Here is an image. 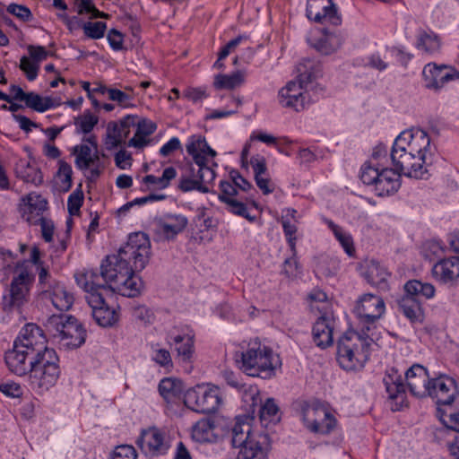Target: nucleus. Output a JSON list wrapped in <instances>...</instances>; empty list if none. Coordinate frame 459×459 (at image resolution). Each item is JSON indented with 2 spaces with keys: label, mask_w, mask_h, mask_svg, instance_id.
Returning <instances> with one entry per match:
<instances>
[{
  "label": "nucleus",
  "mask_w": 459,
  "mask_h": 459,
  "mask_svg": "<svg viewBox=\"0 0 459 459\" xmlns=\"http://www.w3.org/2000/svg\"><path fill=\"white\" fill-rule=\"evenodd\" d=\"M134 269L129 261H126L118 252L109 255L102 260L100 272L97 270H86L83 273L75 274V281L78 286H92L97 290L112 291L117 283L124 281V278Z\"/></svg>",
  "instance_id": "obj_1"
},
{
  "label": "nucleus",
  "mask_w": 459,
  "mask_h": 459,
  "mask_svg": "<svg viewBox=\"0 0 459 459\" xmlns=\"http://www.w3.org/2000/svg\"><path fill=\"white\" fill-rule=\"evenodd\" d=\"M374 342V333L360 330H349L337 341L336 360L346 371L362 368L369 359V348Z\"/></svg>",
  "instance_id": "obj_2"
},
{
  "label": "nucleus",
  "mask_w": 459,
  "mask_h": 459,
  "mask_svg": "<svg viewBox=\"0 0 459 459\" xmlns=\"http://www.w3.org/2000/svg\"><path fill=\"white\" fill-rule=\"evenodd\" d=\"M246 416L237 417L232 428L231 444L238 447L236 459H267L271 439L264 432H253Z\"/></svg>",
  "instance_id": "obj_3"
},
{
  "label": "nucleus",
  "mask_w": 459,
  "mask_h": 459,
  "mask_svg": "<svg viewBox=\"0 0 459 459\" xmlns=\"http://www.w3.org/2000/svg\"><path fill=\"white\" fill-rule=\"evenodd\" d=\"M235 360L247 375L264 379L274 376L276 367L280 364L273 350L258 341L249 342L245 350L236 352Z\"/></svg>",
  "instance_id": "obj_4"
},
{
  "label": "nucleus",
  "mask_w": 459,
  "mask_h": 459,
  "mask_svg": "<svg viewBox=\"0 0 459 459\" xmlns=\"http://www.w3.org/2000/svg\"><path fill=\"white\" fill-rule=\"evenodd\" d=\"M35 275L28 262L22 261L16 264L14 275L5 289L1 300V308L4 313L16 312L22 314L23 307L30 300V292Z\"/></svg>",
  "instance_id": "obj_5"
},
{
  "label": "nucleus",
  "mask_w": 459,
  "mask_h": 459,
  "mask_svg": "<svg viewBox=\"0 0 459 459\" xmlns=\"http://www.w3.org/2000/svg\"><path fill=\"white\" fill-rule=\"evenodd\" d=\"M298 72L299 82H289L278 94L279 102L282 107L292 108L297 112L303 110L308 103L307 92L303 89L307 88L308 83L318 76L321 70L319 65H315L312 60L306 59L299 65Z\"/></svg>",
  "instance_id": "obj_6"
},
{
  "label": "nucleus",
  "mask_w": 459,
  "mask_h": 459,
  "mask_svg": "<svg viewBox=\"0 0 459 459\" xmlns=\"http://www.w3.org/2000/svg\"><path fill=\"white\" fill-rule=\"evenodd\" d=\"M45 327L53 342L65 349H76L85 342L86 331L73 316L52 315L48 318Z\"/></svg>",
  "instance_id": "obj_7"
},
{
  "label": "nucleus",
  "mask_w": 459,
  "mask_h": 459,
  "mask_svg": "<svg viewBox=\"0 0 459 459\" xmlns=\"http://www.w3.org/2000/svg\"><path fill=\"white\" fill-rule=\"evenodd\" d=\"M404 291V295L397 301L400 311L411 322H421L424 315L420 298H433L434 286L418 280H411L405 283Z\"/></svg>",
  "instance_id": "obj_8"
},
{
  "label": "nucleus",
  "mask_w": 459,
  "mask_h": 459,
  "mask_svg": "<svg viewBox=\"0 0 459 459\" xmlns=\"http://www.w3.org/2000/svg\"><path fill=\"white\" fill-rule=\"evenodd\" d=\"M184 403L192 411L199 413H214L222 403L221 392L218 386L213 385H196L186 392Z\"/></svg>",
  "instance_id": "obj_9"
},
{
  "label": "nucleus",
  "mask_w": 459,
  "mask_h": 459,
  "mask_svg": "<svg viewBox=\"0 0 459 459\" xmlns=\"http://www.w3.org/2000/svg\"><path fill=\"white\" fill-rule=\"evenodd\" d=\"M384 299L377 295L367 293L359 297L354 307L359 330L366 333H374L377 323L384 315Z\"/></svg>",
  "instance_id": "obj_10"
},
{
  "label": "nucleus",
  "mask_w": 459,
  "mask_h": 459,
  "mask_svg": "<svg viewBox=\"0 0 459 459\" xmlns=\"http://www.w3.org/2000/svg\"><path fill=\"white\" fill-rule=\"evenodd\" d=\"M394 169L400 174L413 178H423L424 175L429 172L428 166L425 161V156H418L411 152L407 151L405 147L394 142L390 153Z\"/></svg>",
  "instance_id": "obj_11"
},
{
  "label": "nucleus",
  "mask_w": 459,
  "mask_h": 459,
  "mask_svg": "<svg viewBox=\"0 0 459 459\" xmlns=\"http://www.w3.org/2000/svg\"><path fill=\"white\" fill-rule=\"evenodd\" d=\"M86 293L85 299L91 308V315L95 322L102 327H112L119 320V314L115 307H111L105 300L104 294L109 292L106 290H97L92 286H80Z\"/></svg>",
  "instance_id": "obj_12"
},
{
  "label": "nucleus",
  "mask_w": 459,
  "mask_h": 459,
  "mask_svg": "<svg viewBox=\"0 0 459 459\" xmlns=\"http://www.w3.org/2000/svg\"><path fill=\"white\" fill-rule=\"evenodd\" d=\"M118 253L136 270H143L151 257V241L147 234L134 232L129 235Z\"/></svg>",
  "instance_id": "obj_13"
},
{
  "label": "nucleus",
  "mask_w": 459,
  "mask_h": 459,
  "mask_svg": "<svg viewBox=\"0 0 459 459\" xmlns=\"http://www.w3.org/2000/svg\"><path fill=\"white\" fill-rule=\"evenodd\" d=\"M305 427L313 433L328 435L335 428L337 420L320 402H314L302 408Z\"/></svg>",
  "instance_id": "obj_14"
},
{
  "label": "nucleus",
  "mask_w": 459,
  "mask_h": 459,
  "mask_svg": "<svg viewBox=\"0 0 459 459\" xmlns=\"http://www.w3.org/2000/svg\"><path fill=\"white\" fill-rule=\"evenodd\" d=\"M396 146L403 145L407 151L418 156H425V161L431 163V146L429 134L420 128H412L402 132L394 140Z\"/></svg>",
  "instance_id": "obj_15"
},
{
  "label": "nucleus",
  "mask_w": 459,
  "mask_h": 459,
  "mask_svg": "<svg viewBox=\"0 0 459 459\" xmlns=\"http://www.w3.org/2000/svg\"><path fill=\"white\" fill-rule=\"evenodd\" d=\"M422 77L426 88L438 91L446 83L459 79V72L449 65L429 63L422 70Z\"/></svg>",
  "instance_id": "obj_16"
},
{
  "label": "nucleus",
  "mask_w": 459,
  "mask_h": 459,
  "mask_svg": "<svg viewBox=\"0 0 459 459\" xmlns=\"http://www.w3.org/2000/svg\"><path fill=\"white\" fill-rule=\"evenodd\" d=\"M458 394V387L454 378L440 375L431 378L428 396L431 397L438 405H450Z\"/></svg>",
  "instance_id": "obj_17"
},
{
  "label": "nucleus",
  "mask_w": 459,
  "mask_h": 459,
  "mask_svg": "<svg viewBox=\"0 0 459 459\" xmlns=\"http://www.w3.org/2000/svg\"><path fill=\"white\" fill-rule=\"evenodd\" d=\"M306 14L309 20L317 23L328 22L334 26L342 23L333 0H307Z\"/></svg>",
  "instance_id": "obj_18"
},
{
  "label": "nucleus",
  "mask_w": 459,
  "mask_h": 459,
  "mask_svg": "<svg viewBox=\"0 0 459 459\" xmlns=\"http://www.w3.org/2000/svg\"><path fill=\"white\" fill-rule=\"evenodd\" d=\"M383 383L388 398L392 402V411H400L406 404V392L402 375L397 369L392 368L386 370Z\"/></svg>",
  "instance_id": "obj_19"
},
{
  "label": "nucleus",
  "mask_w": 459,
  "mask_h": 459,
  "mask_svg": "<svg viewBox=\"0 0 459 459\" xmlns=\"http://www.w3.org/2000/svg\"><path fill=\"white\" fill-rule=\"evenodd\" d=\"M136 444L144 454L152 456L165 454L169 448L164 433L156 427L142 430Z\"/></svg>",
  "instance_id": "obj_20"
},
{
  "label": "nucleus",
  "mask_w": 459,
  "mask_h": 459,
  "mask_svg": "<svg viewBox=\"0 0 459 459\" xmlns=\"http://www.w3.org/2000/svg\"><path fill=\"white\" fill-rule=\"evenodd\" d=\"M155 224L157 234L160 235L165 240H173L186 230L188 219L183 214L166 213L157 219Z\"/></svg>",
  "instance_id": "obj_21"
},
{
  "label": "nucleus",
  "mask_w": 459,
  "mask_h": 459,
  "mask_svg": "<svg viewBox=\"0 0 459 459\" xmlns=\"http://www.w3.org/2000/svg\"><path fill=\"white\" fill-rule=\"evenodd\" d=\"M13 342L25 349V351L35 353L38 350L47 346V337L40 327L29 323L22 328Z\"/></svg>",
  "instance_id": "obj_22"
},
{
  "label": "nucleus",
  "mask_w": 459,
  "mask_h": 459,
  "mask_svg": "<svg viewBox=\"0 0 459 459\" xmlns=\"http://www.w3.org/2000/svg\"><path fill=\"white\" fill-rule=\"evenodd\" d=\"M32 355V353L13 342V348L4 353V362L13 374L23 377L30 373Z\"/></svg>",
  "instance_id": "obj_23"
},
{
  "label": "nucleus",
  "mask_w": 459,
  "mask_h": 459,
  "mask_svg": "<svg viewBox=\"0 0 459 459\" xmlns=\"http://www.w3.org/2000/svg\"><path fill=\"white\" fill-rule=\"evenodd\" d=\"M405 380L411 394L419 398L428 397L431 378L426 368L414 364L405 372Z\"/></svg>",
  "instance_id": "obj_24"
},
{
  "label": "nucleus",
  "mask_w": 459,
  "mask_h": 459,
  "mask_svg": "<svg viewBox=\"0 0 459 459\" xmlns=\"http://www.w3.org/2000/svg\"><path fill=\"white\" fill-rule=\"evenodd\" d=\"M186 150L192 156L197 169L209 166L207 156L214 158L217 155L207 143L205 137L200 134H193L188 138Z\"/></svg>",
  "instance_id": "obj_25"
},
{
  "label": "nucleus",
  "mask_w": 459,
  "mask_h": 459,
  "mask_svg": "<svg viewBox=\"0 0 459 459\" xmlns=\"http://www.w3.org/2000/svg\"><path fill=\"white\" fill-rule=\"evenodd\" d=\"M334 319L332 316L324 314L314 323L312 337L315 344L324 350L333 343Z\"/></svg>",
  "instance_id": "obj_26"
},
{
  "label": "nucleus",
  "mask_w": 459,
  "mask_h": 459,
  "mask_svg": "<svg viewBox=\"0 0 459 459\" xmlns=\"http://www.w3.org/2000/svg\"><path fill=\"white\" fill-rule=\"evenodd\" d=\"M60 376V368L51 366L47 368H34L30 373V382L32 389L39 392L47 391L53 386Z\"/></svg>",
  "instance_id": "obj_27"
},
{
  "label": "nucleus",
  "mask_w": 459,
  "mask_h": 459,
  "mask_svg": "<svg viewBox=\"0 0 459 459\" xmlns=\"http://www.w3.org/2000/svg\"><path fill=\"white\" fill-rule=\"evenodd\" d=\"M43 295L59 311L69 310L74 300V295L60 282L49 283L48 289L43 290Z\"/></svg>",
  "instance_id": "obj_28"
},
{
  "label": "nucleus",
  "mask_w": 459,
  "mask_h": 459,
  "mask_svg": "<svg viewBox=\"0 0 459 459\" xmlns=\"http://www.w3.org/2000/svg\"><path fill=\"white\" fill-rule=\"evenodd\" d=\"M401 175L394 169H381L378 179L374 186L375 192L379 196L392 195L401 186Z\"/></svg>",
  "instance_id": "obj_29"
},
{
  "label": "nucleus",
  "mask_w": 459,
  "mask_h": 459,
  "mask_svg": "<svg viewBox=\"0 0 459 459\" xmlns=\"http://www.w3.org/2000/svg\"><path fill=\"white\" fill-rule=\"evenodd\" d=\"M441 39L431 30H420L416 36L415 48L423 55L433 56L440 53Z\"/></svg>",
  "instance_id": "obj_30"
},
{
  "label": "nucleus",
  "mask_w": 459,
  "mask_h": 459,
  "mask_svg": "<svg viewBox=\"0 0 459 459\" xmlns=\"http://www.w3.org/2000/svg\"><path fill=\"white\" fill-rule=\"evenodd\" d=\"M433 275L446 283L459 277V256H452L438 261L432 268Z\"/></svg>",
  "instance_id": "obj_31"
},
{
  "label": "nucleus",
  "mask_w": 459,
  "mask_h": 459,
  "mask_svg": "<svg viewBox=\"0 0 459 459\" xmlns=\"http://www.w3.org/2000/svg\"><path fill=\"white\" fill-rule=\"evenodd\" d=\"M167 343L175 345L178 357L182 361H190L194 354V337L189 334H177L171 333H168L166 338Z\"/></svg>",
  "instance_id": "obj_32"
},
{
  "label": "nucleus",
  "mask_w": 459,
  "mask_h": 459,
  "mask_svg": "<svg viewBox=\"0 0 459 459\" xmlns=\"http://www.w3.org/2000/svg\"><path fill=\"white\" fill-rule=\"evenodd\" d=\"M138 271L139 270L133 269L131 273H128L124 278V281L118 282L117 286L115 287L112 291H117L122 296L128 298L138 296L143 287L142 279L134 273Z\"/></svg>",
  "instance_id": "obj_33"
},
{
  "label": "nucleus",
  "mask_w": 459,
  "mask_h": 459,
  "mask_svg": "<svg viewBox=\"0 0 459 459\" xmlns=\"http://www.w3.org/2000/svg\"><path fill=\"white\" fill-rule=\"evenodd\" d=\"M445 427L437 429L435 432V437L437 441L439 443L444 441L445 446L447 440L459 444V437L455 434V432H459V411L451 413L448 420L445 421Z\"/></svg>",
  "instance_id": "obj_34"
},
{
  "label": "nucleus",
  "mask_w": 459,
  "mask_h": 459,
  "mask_svg": "<svg viewBox=\"0 0 459 459\" xmlns=\"http://www.w3.org/2000/svg\"><path fill=\"white\" fill-rule=\"evenodd\" d=\"M214 429L212 420L207 419L198 420L192 429V438L198 443L215 442L217 435L214 433Z\"/></svg>",
  "instance_id": "obj_35"
},
{
  "label": "nucleus",
  "mask_w": 459,
  "mask_h": 459,
  "mask_svg": "<svg viewBox=\"0 0 459 459\" xmlns=\"http://www.w3.org/2000/svg\"><path fill=\"white\" fill-rule=\"evenodd\" d=\"M30 361V371L34 368H47L51 366H58L59 359L54 349H50L48 346L43 349L38 350L35 353H32Z\"/></svg>",
  "instance_id": "obj_36"
},
{
  "label": "nucleus",
  "mask_w": 459,
  "mask_h": 459,
  "mask_svg": "<svg viewBox=\"0 0 459 459\" xmlns=\"http://www.w3.org/2000/svg\"><path fill=\"white\" fill-rule=\"evenodd\" d=\"M23 201L26 202L22 212V217L25 220L27 216L43 217L42 213L48 209V202L40 195L29 194Z\"/></svg>",
  "instance_id": "obj_37"
},
{
  "label": "nucleus",
  "mask_w": 459,
  "mask_h": 459,
  "mask_svg": "<svg viewBox=\"0 0 459 459\" xmlns=\"http://www.w3.org/2000/svg\"><path fill=\"white\" fill-rule=\"evenodd\" d=\"M343 40L341 34L325 33L322 38L312 43V47L322 55H331L341 48Z\"/></svg>",
  "instance_id": "obj_38"
},
{
  "label": "nucleus",
  "mask_w": 459,
  "mask_h": 459,
  "mask_svg": "<svg viewBox=\"0 0 459 459\" xmlns=\"http://www.w3.org/2000/svg\"><path fill=\"white\" fill-rule=\"evenodd\" d=\"M158 390L160 396L167 403H171L181 395L183 384L177 378L165 377L160 381Z\"/></svg>",
  "instance_id": "obj_39"
},
{
  "label": "nucleus",
  "mask_w": 459,
  "mask_h": 459,
  "mask_svg": "<svg viewBox=\"0 0 459 459\" xmlns=\"http://www.w3.org/2000/svg\"><path fill=\"white\" fill-rule=\"evenodd\" d=\"M364 276L371 285L381 286L386 282L389 273L380 263L372 260L368 264Z\"/></svg>",
  "instance_id": "obj_40"
},
{
  "label": "nucleus",
  "mask_w": 459,
  "mask_h": 459,
  "mask_svg": "<svg viewBox=\"0 0 459 459\" xmlns=\"http://www.w3.org/2000/svg\"><path fill=\"white\" fill-rule=\"evenodd\" d=\"M24 102L27 108L40 113L59 105V103H55L51 97H42L34 91L27 93Z\"/></svg>",
  "instance_id": "obj_41"
},
{
  "label": "nucleus",
  "mask_w": 459,
  "mask_h": 459,
  "mask_svg": "<svg viewBox=\"0 0 459 459\" xmlns=\"http://www.w3.org/2000/svg\"><path fill=\"white\" fill-rule=\"evenodd\" d=\"M134 91L131 86H125L124 91L116 88H112L108 91V99L117 102V105L123 108L135 107L134 103Z\"/></svg>",
  "instance_id": "obj_42"
},
{
  "label": "nucleus",
  "mask_w": 459,
  "mask_h": 459,
  "mask_svg": "<svg viewBox=\"0 0 459 459\" xmlns=\"http://www.w3.org/2000/svg\"><path fill=\"white\" fill-rule=\"evenodd\" d=\"M244 82V74L237 71L231 74H217L214 77L213 86L217 90H233Z\"/></svg>",
  "instance_id": "obj_43"
},
{
  "label": "nucleus",
  "mask_w": 459,
  "mask_h": 459,
  "mask_svg": "<svg viewBox=\"0 0 459 459\" xmlns=\"http://www.w3.org/2000/svg\"><path fill=\"white\" fill-rule=\"evenodd\" d=\"M130 131L122 127V125L116 122H110L107 128V142L108 149L116 148L122 143V142L127 138Z\"/></svg>",
  "instance_id": "obj_44"
},
{
  "label": "nucleus",
  "mask_w": 459,
  "mask_h": 459,
  "mask_svg": "<svg viewBox=\"0 0 459 459\" xmlns=\"http://www.w3.org/2000/svg\"><path fill=\"white\" fill-rule=\"evenodd\" d=\"M177 177V170L173 167H168L163 170L162 176L158 178L154 175H146L143 182L147 186H155L157 189L167 188L170 181Z\"/></svg>",
  "instance_id": "obj_45"
},
{
  "label": "nucleus",
  "mask_w": 459,
  "mask_h": 459,
  "mask_svg": "<svg viewBox=\"0 0 459 459\" xmlns=\"http://www.w3.org/2000/svg\"><path fill=\"white\" fill-rule=\"evenodd\" d=\"M279 406L273 398H267L261 405L259 410V418L263 424L267 425L270 422L280 420Z\"/></svg>",
  "instance_id": "obj_46"
},
{
  "label": "nucleus",
  "mask_w": 459,
  "mask_h": 459,
  "mask_svg": "<svg viewBox=\"0 0 459 459\" xmlns=\"http://www.w3.org/2000/svg\"><path fill=\"white\" fill-rule=\"evenodd\" d=\"M73 154L75 156V166L80 170L89 169L91 166V149L87 144H78L73 148Z\"/></svg>",
  "instance_id": "obj_47"
},
{
  "label": "nucleus",
  "mask_w": 459,
  "mask_h": 459,
  "mask_svg": "<svg viewBox=\"0 0 459 459\" xmlns=\"http://www.w3.org/2000/svg\"><path fill=\"white\" fill-rule=\"evenodd\" d=\"M98 117L94 116L90 110L85 111L82 116L74 118V125L76 126V133L89 134L94 126L98 124Z\"/></svg>",
  "instance_id": "obj_48"
},
{
  "label": "nucleus",
  "mask_w": 459,
  "mask_h": 459,
  "mask_svg": "<svg viewBox=\"0 0 459 459\" xmlns=\"http://www.w3.org/2000/svg\"><path fill=\"white\" fill-rule=\"evenodd\" d=\"M327 224H328V227L333 232L335 238L338 239V241L341 243V245L344 248L345 252L350 256H351L354 253V247H353V242H352L351 237L350 235L346 234L340 226L336 225L332 221H328Z\"/></svg>",
  "instance_id": "obj_49"
},
{
  "label": "nucleus",
  "mask_w": 459,
  "mask_h": 459,
  "mask_svg": "<svg viewBox=\"0 0 459 459\" xmlns=\"http://www.w3.org/2000/svg\"><path fill=\"white\" fill-rule=\"evenodd\" d=\"M77 13L78 14L90 13L91 19L103 18L108 19L109 14L100 11L96 8L92 0H77Z\"/></svg>",
  "instance_id": "obj_50"
},
{
  "label": "nucleus",
  "mask_w": 459,
  "mask_h": 459,
  "mask_svg": "<svg viewBox=\"0 0 459 459\" xmlns=\"http://www.w3.org/2000/svg\"><path fill=\"white\" fill-rule=\"evenodd\" d=\"M178 189L184 193L197 190L201 193H208L209 188L206 186L199 184L198 179L189 178L181 174L179 183L178 186Z\"/></svg>",
  "instance_id": "obj_51"
},
{
  "label": "nucleus",
  "mask_w": 459,
  "mask_h": 459,
  "mask_svg": "<svg viewBox=\"0 0 459 459\" xmlns=\"http://www.w3.org/2000/svg\"><path fill=\"white\" fill-rule=\"evenodd\" d=\"M26 221L30 224H40L42 238L46 242H51L53 239L54 234V224L50 220H48L44 217L32 218L31 216H27Z\"/></svg>",
  "instance_id": "obj_52"
},
{
  "label": "nucleus",
  "mask_w": 459,
  "mask_h": 459,
  "mask_svg": "<svg viewBox=\"0 0 459 459\" xmlns=\"http://www.w3.org/2000/svg\"><path fill=\"white\" fill-rule=\"evenodd\" d=\"M107 24L104 22H87L83 25L84 35L92 39H100L104 37Z\"/></svg>",
  "instance_id": "obj_53"
},
{
  "label": "nucleus",
  "mask_w": 459,
  "mask_h": 459,
  "mask_svg": "<svg viewBox=\"0 0 459 459\" xmlns=\"http://www.w3.org/2000/svg\"><path fill=\"white\" fill-rule=\"evenodd\" d=\"M226 204L228 205V210L230 212L238 216H241L247 219L248 221H255V217L249 214L247 204L245 203L234 198L228 199Z\"/></svg>",
  "instance_id": "obj_54"
},
{
  "label": "nucleus",
  "mask_w": 459,
  "mask_h": 459,
  "mask_svg": "<svg viewBox=\"0 0 459 459\" xmlns=\"http://www.w3.org/2000/svg\"><path fill=\"white\" fill-rule=\"evenodd\" d=\"M381 169L378 167L371 165L370 162H366L361 167L360 179L365 185H372L375 186Z\"/></svg>",
  "instance_id": "obj_55"
},
{
  "label": "nucleus",
  "mask_w": 459,
  "mask_h": 459,
  "mask_svg": "<svg viewBox=\"0 0 459 459\" xmlns=\"http://www.w3.org/2000/svg\"><path fill=\"white\" fill-rule=\"evenodd\" d=\"M72 175L73 169L71 165L66 161L60 160L58 161V170L56 176L60 178L62 184L64 185L65 191H68L72 187Z\"/></svg>",
  "instance_id": "obj_56"
},
{
  "label": "nucleus",
  "mask_w": 459,
  "mask_h": 459,
  "mask_svg": "<svg viewBox=\"0 0 459 459\" xmlns=\"http://www.w3.org/2000/svg\"><path fill=\"white\" fill-rule=\"evenodd\" d=\"M281 225L283 229L284 235L287 238V242L290 246V248L293 255L296 254V233L298 230L297 226L294 223H291L290 220L286 218H282Z\"/></svg>",
  "instance_id": "obj_57"
},
{
  "label": "nucleus",
  "mask_w": 459,
  "mask_h": 459,
  "mask_svg": "<svg viewBox=\"0 0 459 459\" xmlns=\"http://www.w3.org/2000/svg\"><path fill=\"white\" fill-rule=\"evenodd\" d=\"M83 204V192L81 188L74 191L67 200V210L70 215H77Z\"/></svg>",
  "instance_id": "obj_58"
},
{
  "label": "nucleus",
  "mask_w": 459,
  "mask_h": 459,
  "mask_svg": "<svg viewBox=\"0 0 459 459\" xmlns=\"http://www.w3.org/2000/svg\"><path fill=\"white\" fill-rule=\"evenodd\" d=\"M20 69L24 72L29 81H34L38 76L39 65L37 62L30 60L23 56L20 60Z\"/></svg>",
  "instance_id": "obj_59"
},
{
  "label": "nucleus",
  "mask_w": 459,
  "mask_h": 459,
  "mask_svg": "<svg viewBox=\"0 0 459 459\" xmlns=\"http://www.w3.org/2000/svg\"><path fill=\"white\" fill-rule=\"evenodd\" d=\"M7 12L22 22H30L32 20L33 15L31 11L23 4H10L7 6Z\"/></svg>",
  "instance_id": "obj_60"
},
{
  "label": "nucleus",
  "mask_w": 459,
  "mask_h": 459,
  "mask_svg": "<svg viewBox=\"0 0 459 459\" xmlns=\"http://www.w3.org/2000/svg\"><path fill=\"white\" fill-rule=\"evenodd\" d=\"M17 173L23 178L24 181L32 183L34 185H39L43 181V177L40 170L30 166L29 163L27 164V168L24 172L17 170Z\"/></svg>",
  "instance_id": "obj_61"
},
{
  "label": "nucleus",
  "mask_w": 459,
  "mask_h": 459,
  "mask_svg": "<svg viewBox=\"0 0 459 459\" xmlns=\"http://www.w3.org/2000/svg\"><path fill=\"white\" fill-rule=\"evenodd\" d=\"M137 454L133 446H117L112 454V459H136Z\"/></svg>",
  "instance_id": "obj_62"
},
{
  "label": "nucleus",
  "mask_w": 459,
  "mask_h": 459,
  "mask_svg": "<svg viewBox=\"0 0 459 459\" xmlns=\"http://www.w3.org/2000/svg\"><path fill=\"white\" fill-rule=\"evenodd\" d=\"M221 194L219 200L226 204L228 199H234L238 194L236 186L230 181L222 180L220 183Z\"/></svg>",
  "instance_id": "obj_63"
},
{
  "label": "nucleus",
  "mask_w": 459,
  "mask_h": 459,
  "mask_svg": "<svg viewBox=\"0 0 459 459\" xmlns=\"http://www.w3.org/2000/svg\"><path fill=\"white\" fill-rule=\"evenodd\" d=\"M152 359L160 367L170 368L173 366L170 353L166 349H156Z\"/></svg>",
  "instance_id": "obj_64"
}]
</instances>
